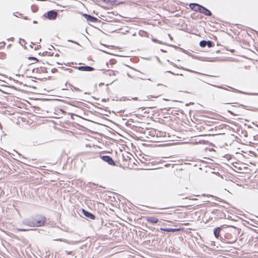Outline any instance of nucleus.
Returning a JSON list of instances; mask_svg holds the SVG:
<instances>
[{"label":"nucleus","instance_id":"2","mask_svg":"<svg viewBox=\"0 0 258 258\" xmlns=\"http://www.w3.org/2000/svg\"><path fill=\"white\" fill-rule=\"evenodd\" d=\"M101 159L104 162L108 163L110 165H115L114 161L113 160L111 157L109 156H101Z\"/></svg>","mask_w":258,"mask_h":258},{"label":"nucleus","instance_id":"19","mask_svg":"<svg viewBox=\"0 0 258 258\" xmlns=\"http://www.w3.org/2000/svg\"><path fill=\"white\" fill-rule=\"evenodd\" d=\"M15 14H18L19 15L21 16V14H19L18 12H16L14 14V15L17 17V16Z\"/></svg>","mask_w":258,"mask_h":258},{"label":"nucleus","instance_id":"9","mask_svg":"<svg viewBox=\"0 0 258 258\" xmlns=\"http://www.w3.org/2000/svg\"><path fill=\"white\" fill-rule=\"evenodd\" d=\"M160 230H162V231H166V232H176V231H178L179 230V229L161 228Z\"/></svg>","mask_w":258,"mask_h":258},{"label":"nucleus","instance_id":"7","mask_svg":"<svg viewBox=\"0 0 258 258\" xmlns=\"http://www.w3.org/2000/svg\"><path fill=\"white\" fill-rule=\"evenodd\" d=\"M200 13L204 14L206 16H210L212 15L211 12L206 9V8L202 6V8H201V11H200Z\"/></svg>","mask_w":258,"mask_h":258},{"label":"nucleus","instance_id":"17","mask_svg":"<svg viewBox=\"0 0 258 258\" xmlns=\"http://www.w3.org/2000/svg\"><path fill=\"white\" fill-rule=\"evenodd\" d=\"M110 73L109 74L111 75V74L115 75V72L112 70H109L108 71Z\"/></svg>","mask_w":258,"mask_h":258},{"label":"nucleus","instance_id":"23","mask_svg":"<svg viewBox=\"0 0 258 258\" xmlns=\"http://www.w3.org/2000/svg\"><path fill=\"white\" fill-rule=\"evenodd\" d=\"M33 23H37V22H36V21H34L33 22Z\"/></svg>","mask_w":258,"mask_h":258},{"label":"nucleus","instance_id":"4","mask_svg":"<svg viewBox=\"0 0 258 258\" xmlns=\"http://www.w3.org/2000/svg\"><path fill=\"white\" fill-rule=\"evenodd\" d=\"M57 16V13L53 11H50L47 13V17L50 20H54Z\"/></svg>","mask_w":258,"mask_h":258},{"label":"nucleus","instance_id":"22","mask_svg":"<svg viewBox=\"0 0 258 258\" xmlns=\"http://www.w3.org/2000/svg\"><path fill=\"white\" fill-rule=\"evenodd\" d=\"M167 72L170 73H171V74H172L173 75H175V74H174L173 73L171 72V71H168Z\"/></svg>","mask_w":258,"mask_h":258},{"label":"nucleus","instance_id":"13","mask_svg":"<svg viewBox=\"0 0 258 258\" xmlns=\"http://www.w3.org/2000/svg\"><path fill=\"white\" fill-rule=\"evenodd\" d=\"M200 45L202 47H205L207 46L206 41L202 40L200 42Z\"/></svg>","mask_w":258,"mask_h":258},{"label":"nucleus","instance_id":"11","mask_svg":"<svg viewBox=\"0 0 258 258\" xmlns=\"http://www.w3.org/2000/svg\"><path fill=\"white\" fill-rule=\"evenodd\" d=\"M202 6L197 4V5L195 7L194 11L200 12V11H201V8H202Z\"/></svg>","mask_w":258,"mask_h":258},{"label":"nucleus","instance_id":"15","mask_svg":"<svg viewBox=\"0 0 258 258\" xmlns=\"http://www.w3.org/2000/svg\"><path fill=\"white\" fill-rule=\"evenodd\" d=\"M15 230L18 231H26L28 230L26 229H23V228H16L15 229Z\"/></svg>","mask_w":258,"mask_h":258},{"label":"nucleus","instance_id":"20","mask_svg":"<svg viewBox=\"0 0 258 258\" xmlns=\"http://www.w3.org/2000/svg\"><path fill=\"white\" fill-rule=\"evenodd\" d=\"M67 70H68L70 73H71L72 72V70L71 69H67Z\"/></svg>","mask_w":258,"mask_h":258},{"label":"nucleus","instance_id":"8","mask_svg":"<svg viewBox=\"0 0 258 258\" xmlns=\"http://www.w3.org/2000/svg\"><path fill=\"white\" fill-rule=\"evenodd\" d=\"M84 16L88 20H89V21L90 22H96V21L97 20V19L94 17H92L90 15H87V14H85L84 15Z\"/></svg>","mask_w":258,"mask_h":258},{"label":"nucleus","instance_id":"18","mask_svg":"<svg viewBox=\"0 0 258 258\" xmlns=\"http://www.w3.org/2000/svg\"><path fill=\"white\" fill-rule=\"evenodd\" d=\"M74 89L76 90V91H80L79 89L77 88V87H74Z\"/></svg>","mask_w":258,"mask_h":258},{"label":"nucleus","instance_id":"14","mask_svg":"<svg viewBox=\"0 0 258 258\" xmlns=\"http://www.w3.org/2000/svg\"><path fill=\"white\" fill-rule=\"evenodd\" d=\"M196 5H197V4H190L189 5V7L191 8V9L194 10Z\"/></svg>","mask_w":258,"mask_h":258},{"label":"nucleus","instance_id":"12","mask_svg":"<svg viewBox=\"0 0 258 258\" xmlns=\"http://www.w3.org/2000/svg\"><path fill=\"white\" fill-rule=\"evenodd\" d=\"M206 44L209 47H212L213 45V42L211 41H206Z\"/></svg>","mask_w":258,"mask_h":258},{"label":"nucleus","instance_id":"3","mask_svg":"<svg viewBox=\"0 0 258 258\" xmlns=\"http://www.w3.org/2000/svg\"><path fill=\"white\" fill-rule=\"evenodd\" d=\"M75 68L81 71L91 72L94 70L93 68L89 66L75 67Z\"/></svg>","mask_w":258,"mask_h":258},{"label":"nucleus","instance_id":"5","mask_svg":"<svg viewBox=\"0 0 258 258\" xmlns=\"http://www.w3.org/2000/svg\"><path fill=\"white\" fill-rule=\"evenodd\" d=\"M146 220L147 222L151 223H153V224L157 223L158 222V218L155 217H153V216L147 217L146 218Z\"/></svg>","mask_w":258,"mask_h":258},{"label":"nucleus","instance_id":"21","mask_svg":"<svg viewBox=\"0 0 258 258\" xmlns=\"http://www.w3.org/2000/svg\"><path fill=\"white\" fill-rule=\"evenodd\" d=\"M232 89H233V88H232ZM234 90L235 91H236V92H239V93H242V92H241V91H240L237 90L235 89H234Z\"/></svg>","mask_w":258,"mask_h":258},{"label":"nucleus","instance_id":"6","mask_svg":"<svg viewBox=\"0 0 258 258\" xmlns=\"http://www.w3.org/2000/svg\"><path fill=\"white\" fill-rule=\"evenodd\" d=\"M82 213L87 218L91 219H95V216L92 214V213L82 209Z\"/></svg>","mask_w":258,"mask_h":258},{"label":"nucleus","instance_id":"10","mask_svg":"<svg viewBox=\"0 0 258 258\" xmlns=\"http://www.w3.org/2000/svg\"><path fill=\"white\" fill-rule=\"evenodd\" d=\"M221 230V227H218L214 229V234L216 238H218L220 235V233Z\"/></svg>","mask_w":258,"mask_h":258},{"label":"nucleus","instance_id":"1","mask_svg":"<svg viewBox=\"0 0 258 258\" xmlns=\"http://www.w3.org/2000/svg\"><path fill=\"white\" fill-rule=\"evenodd\" d=\"M46 222L45 216L37 215L31 218L25 219L22 221L23 225L31 227H41L44 226Z\"/></svg>","mask_w":258,"mask_h":258},{"label":"nucleus","instance_id":"16","mask_svg":"<svg viewBox=\"0 0 258 258\" xmlns=\"http://www.w3.org/2000/svg\"><path fill=\"white\" fill-rule=\"evenodd\" d=\"M29 59L33 60H34V61H38V60H37V59L36 58H35V57H29Z\"/></svg>","mask_w":258,"mask_h":258}]
</instances>
